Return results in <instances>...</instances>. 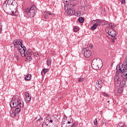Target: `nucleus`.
I'll return each mask as SVG.
<instances>
[{
  "label": "nucleus",
  "instance_id": "39448f33",
  "mask_svg": "<svg viewBox=\"0 0 127 127\" xmlns=\"http://www.w3.org/2000/svg\"><path fill=\"white\" fill-rule=\"evenodd\" d=\"M3 10H4L5 12H6V13H9L10 14V15H13L14 16H15L16 15L15 14V10L11 9L7 7V5L5 3L4 4V5L2 6Z\"/></svg>",
  "mask_w": 127,
  "mask_h": 127
},
{
  "label": "nucleus",
  "instance_id": "dca6fc26",
  "mask_svg": "<svg viewBox=\"0 0 127 127\" xmlns=\"http://www.w3.org/2000/svg\"><path fill=\"white\" fill-rule=\"evenodd\" d=\"M126 83L127 81H126L125 80H122L121 81H120V83L118 82V84H119V85H121L122 87H125V86H126Z\"/></svg>",
  "mask_w": 127,
  "mask_h": 127
},
{
  "label": "nucleus",
  "instance_id": "9d476101",
  "mask_svg": "<svg viewBox=\"0 0 127 127\" xmlns=\"http://www.w3.org/2000/svg\"><path fill=\"white\" fill-rule=\"evenodd\" d=\"M17 2H16V1H14V2L12 5L9 6V8H10V9L14 10L15 12H16V11H17Z\"/></svg>",
  "mask_w": 127,
  "mask_h": 127
},
{
  "label": "nucleus",
  "instance_id": "e433bc0d",
  "mask_svg": "<svg viewBox=\"0 0 127 127\" xmlns=\"http://www.w3.org/2000/svg\"><path fill=\"white\" fill-rule=\"evenodd\" d=\"M97 123H98V119H95V120L94 121V125H97Z\"/></svg>",
  "mask_w": 127,
  "mask_h": 127
},
{
  "label": "nucleus",
  "instance_id": "6e6d98bb",
  "mask_svg": "<svg viewBox=\"0 0 127 127\" xmlns=\"http://www.w3.org/2000/svg\"><path fill=\"white\" fill-rule=\"evenodd\" d=\"M77 1H78V3H79V0H77Z\"/></svg>",
  "mask_w": 127,
  "mask_h": 127
},
{
  "label": "nucleus",
  "instance_id": "aec40b11",
  "mask_svg": "<svg viewBox=\"0 0 127 127\" xmlns=\"http://www.w3.org/2000/svg\"><path fill=\"white\" fill-rule=\"evenodd\" d=\"M78 21L79 23H83V22H84V21H85V19H84V18H83V17H80L78 19Z\"/></svg>",
  "mask_w": 127,
  "mask_h": 127
},
{
  "label": "nucleus",
  "instance_id": "473e14b6",
  "mask_svg": "<svg viewBox=\"0 0 127 127\" xmlns=\"http://www.w3.org/2000/svg\"><path fill=\"white\" fill-rule=\"evenodd\" d=\"M78 82H80L81 83H82V82H84V78L80 77L78 78Z\"/></svg>",
  "mask_w": 127,
  "mask_h": 127
},
{
  "label": "nucleus",
  "instance_id": "c756f323",
  "mask_svg": "<svg viewBox=\"0 0 127 127\" xmlns=\"http://www.w3.org/2000/svg\"><path fill=\"white\" fill-rule=\"evenodd\" d=\"M75 16H81V11H77L75 13Z\"/></svg>",
  "mask_w": 127,
  "mask_h": 127
},
{
  "label": "nucleus",
  "instance_id": "cd10ccee",
  "mask_svg": "<svg viewBox=\"0 0 127 127\" xmlns=\"http://www.w3.org/2000/svg\"><path fill=\"white\" fill-rule=\"evenodd\" d=\"M47 65L48 66H50V65H51V60H47Z\"/></svg>",
  "mask_w": 127,
  "mask_h": 127
},
{
  "label": "nucleus",
  "instance_id": "5701e85b",
  "mask_svg": "<svg viewBox=\"0 0 127 127\" xmlns=\"http://www.w3.org/2000/svg\"><path fill=\"white\" fill-rule=\"evenodd\" d=\"M121 68L122 69L123 72H124L126 70V69H127V64H124V65L122 64Z\"/></svg>",
  "mask_w": 127,
  "mask_h": 127
},
{
  "label": "nucleus",
  "instance_id": "49530a36",
  "mask_svg": "<svg viewBox=\"0 0 127 127\" xmlns=\"http://www.w3.org/2000/svg\"><path fill=\"white\" fill-rule=\"evenodd\" d=\"M111 27H115V25H111Z\"/></svg>",
  "mask_w": 127,
  "mask_h": 127
},
{
  "label": "nucleus",
  "instance_id": "6e6552de",
  "mask_svg": "<svg viewBox=\"0 0 127 127\" xmlns=\"http://www.w3.org/2000/svg\"><path fill=\"white\" fill-rule=\"evenodd\" d=\"M12 44L15 48H18L19 46L22 45V40L20 39H16L13 41Z\"/></svg>",
  "mask_w": 127,
  "mask_h": 127
},
{
  "label": "nucleus",
  "instance_id": "6ab92c4d",
  "mask_svg": "<svg viewBox=\"0 0 127 127\" xmlns=\"http://www.w3.org/2000/svg\"><path fill=\"white\" fill-rule=\"evenodd\" d=\"M97 24H94L91 27H90V29L91 30H96V29H97V27H98V26H97Z\"/></svg>",
  "mask_w": 127,
  "mask_h": 127
},
{
  "label": "nucleus",
  "instance_id": "f03ea898",
  "mask_svg": "<svg viewBox=\"0 0 127 127\" xmlns=\"http://www.w3.org/2000/svg\"><path fill=\"white\" fill-rule=\"evenodd\" d=\"M64 2H71L70 6L67 7V12L69 15H74L76 12L74 10V7L78 3V0H63Z\"/></svg>",
  "mask_w": 127,
  "mask_h": 127
},
{
  "label": "nucleus",
  "instance_id": "4c0bfd02",
  "mask_svg": "<svg viewBox=\"0 0 127 127\" xmlns=\"http://www.w3.org/2000/svg\"><path fill=\"white\" fill-rule=\"evenodd\" d=\"M103 95L105 96V97H109V95L106 92H103Z\"/></svg>",
  "mask_w": 127,
  "mask_h": 127
},
{
  "label": "nucleus",
  "instance_id": "bb28decb",
  "mask_svg": "<svg viewBox=\"0 0 127 127\" xmlns=\"http://www.w3.org/2000/svg\"><path fill=\"white\" fill-rule=\"evenodd\" d=\"M26 60L28 61H31V60H32V58L31 57V56H27L26 57Z\"/></svg>",
  "mask_w": 127,
  "mask_h": 127
},
{
  "label": "nucleus",
  "instance_id": "c85d7f7f",
  "mask_svg": "<svg viewBox=\"0 0 127 127\" xmlns=\"http://www.w3.org/2000/svg\"><path fill=\"white\" fill-rule=\"evenodd\" d=\"M118 92L119 94H122V92H123V87H121L119 88H118Z\"/></svg>",
  "mask_w": 127,
  "mask_h": 127
},
{
  "label": "nucleus",
  "instance_id": "de8ad7c7",
  "mask_svg": "<svg viewBox=\"0 0 127 127\" xmlns=\"http://www.w3.org/2000/svg\"><path fill=\"white\" fill-rule=\"evenodd\" d=\"M37 55H38V56H39V55H40V53H37Z\"/></svg>",
  "mask_w": 127,
  "mask_h": 127
},
{
  "label": "nucleus",
  "instance_id": "7ed1b4c3",
  "mask_svg": "<svg viewBox=\"0 0 127 127\" xmlns=\"http://www.w3.org/2000/svg\"><path fill=\"white\" fill-rule=\"evenodd\" d=\"M91 65L95 70H99L103 66V61L99 58L94 59L91 63Z\"/></svg>",
  "mask_w": 127,
  "mask_h": 127
},
{
  "label": "nucleus",
  "instance_id": "8fccbe9b",
  "mask_svg": "<svg viewBox=\"0 0 127 127\" xmlns=\"http://www.w3.org/2000/svg\"><path fill=\"white\" fill-rule=\"evenodd\" d=\"M95 127H99V126H98V125H96L95 126Z\"/></svg>",
  "mask_w": 127,
  "mask_h": 127
},
{
  "label": "nucleus",
  "instance_id": "1a4fd4ad",
  "mask_svg": "<svg viewBox=\"0 0 127 127\" xmlns=\"http://www.w3.org/2000/svg\"><path fill=\"white\" fill-rule=\"evenodd\" d=\"M21 47V48H20ZM19 52L20 53L22 57H24V54H25V51L26 50V47H25L23 44L20 46V47L18 48Z\"/></svg>",
  "mask_w": 127,
  "mask_h": 127
},
{
  "label": "nucleus",
  "instance_id": "603ef678",
  "mask_svg": "<svg viewBox=\"0 0 127 127\" xmlns=\"http://www.w3.org/2000/svg\"><path fill=\"white\" fill-rule=\"evenodd\" d=\"M121 127H126V126H122Z\"/></svg>",
  "mask_w": 127,
  "mask_h": 127
},
{
  "label": "nucleus",
  "instance_id": "b1692460",
  "mask_svg": "<svg viewBox=\"0 0 127 127\" xmlns=\"http://www.w3.org/2000/svg\"><path fill=\"white\" fill-rule=\"evenodd\" d=\"M100 20L101 19H100L95 20V21H96L95 24H97V26H99V25H101V24H102Z\"/></svg>",
  "mask_w": 127,
  "mask_h": 127
},
{
  "label": "nucleus",
  "instance_id": "9b49d317",
  "mask_svg": "<svg viewBox=\"0 0 127 127\" xmlns=\"http://www.w3.org/2000/svg\"><path fill=\"white\" fill-rule=\"evenodd\" d=\"M24 95L26 96L25 102H26V103H29V102L31 101V96L29 95V93L28 92H25Z\"/></svg>",
  "mask_w": 127,
  "mask_h": 127
},
{
  "label": "nucleus",
  "instance_id": "37998d69",
  "mask_svg": "<svg viewBox=\"0 0 127 127\" xmlns=\"http://www.w3.org/2000/svg\"><path fill=\"white\" fill-rule=\"evenodd\" d=\"M47 14H49V15H51V12L50 11H48L47 12Z\"/></svg>",
  "mask_w": 127,
  "mask_h": 127
},
{
  "label": "nucleus",
  "instance_id": "a18cd8bd",
  "mask_svg": "<svg viewBox=\"0 0 127 127\" xmlns=\"http://www.w3.org/2000/svg\"><path fill=\"white\" fill-rule=\"evenodd\" d=\"M71 123H72V122H70V121H68V122H67V124H71Z\"/></svg>",
  "mask_w": 127,
  "mask_h": 127
},
{
  "label": "nucleus",
  "instance_id": "f3484780",
  "mask_svg": "<svg viewBox=\"0 0 127 127\" xmlns=\"http://www.w3.org/2000/svg\"><path fill=\"white\" fill-rule=\"evenodd\" d=\"M49 69L48 68H44L41 71V74L42 76H44L47 73V71H49Z\"/></svg>",
  "mask_w": 127,
  "mask_h": 127
},
{
  "label": "nucleus",
  "instance_id": "4468645a",
  "mask_svg": "<svg viewBox=\"0 0 127 127\" xmlns=\"http://www.w3.org/2000/svg\"><path fill=\"white\" fill-rule=\"evenodd\" d=\"M96 84H98V88H100V89H101V88H102V87H103V85H104V80L99 79L97 81V82H96Z\"/></svg>",
  "mask_w": 127,
  "mask_h": 127
},
{
  "label": "nucleus",
  "instance_id": "20e7f679",
  "mask_svg": "<svg viewBox=\"0 0 127 127\" xmlns=\"http://www.w3.org/2000/svg\"><path fill=\"white\" fill-rule=\"evenodd\" d=\"M36 6L35 5H33L31 7L25 9V12L27 13V16L28 17H33L36 13Z\"/></svg>",
  "mask_w": 127,
  "mask_h": 127
},
{
  "label": "nucleus",
  "instance_id": "58836bf2",
  "mask_svg": "<svg viewBox=\"0 0 127 127\" xmlns=\"http://www.w3.org/2000/svg\"><path fill=\"white\" fill-rule=\"evenodd\" d=\"M15 59H16V60H17V61H18V60L19 59V58H18V55H15Z\"/></svg>",
  "mask_w": 127,
  "mask_h": 127
},
{
  "label": "nucleus",
  "instance_id": "f704fd0d",
  "mask_svg": "<svg viewBox=\"0 0 127 127\" xmlns=\"http://www.w3.org/2000/svg\"><path fill=\"white\" fill-rule=\"evenodd\" d=\"M122 4H126V0H120Z\"/></svg>",
  "mask_w": 127,
  "mask_h": 127
},
{
  "label": "nucleus",
  "instance_id": "7c9ffc66",
  "mask_svg": "<svg viewBox=\"0 0 127 127\" xmlns=\"http://www.w3.org/2000/svg\"><path fill=\"white\" fill-rule=\"evenodd\" d=\"M73 31H74V32H77L78 31H79V27H78V26H76L73 28Z\"/></svg>",
  "mask_w": 127,
  "mask_h": 127
},
{
  "label": "nucleus",
  "instance_id": "0eeeda50",
  "mask_svg": "<svg viewBox=\"0 0 127 127\" xmlns=\"http://www.w3.org/2000/svg\"><path fill=\"white\" fill-rule=\"evenodd\" d=\"M82 53H83L84 57L85 58H89L92 54L91 51L89 50L88 48H84L83 50L81 51Z\"/></svg>",
  "mask_w": 127,
  "mask_h": 127
},
{
  "label": "nucleus",
  "instance_id": "3c124183",
  "mask_svg": "<svg viewBox=\"0 0 127 127\" xmlns=\"http://www.w3.org/2000/svg\"><path fill=\"white\" fill-rule=\"evenodd\" d=\"M117 127H122V126H120V125H118L117 126Z\"/></svg>",
  "mask_w": 127,
  "mask_h": 127
},
{
  "label": "nucleus",
  "instance_id": "a211bd4d",
  "mask_svg": "<svg viewBox=\"0 0 127 127\" xmlns=\"http://www.w3.org/2000/svg\"><path fill=\"white\" fill-rule=\"evenodd\" d=\"M25 81H30L31 80V74H28L25 77Z\"/></svg>",
  "mask_w": 127,
  "mask_h": 127
},
{
  "label": "nucleus",
  "instance_id": "c03bdc74",
  "mask_svg": "<svg viewBox=\"0 0 127 127\" xmlns=\"http://www.w3.org/2000/svg\"><path fill=\"white\" fill-rule=\"evenodd\" d=\"M51 15L52 16H55V14H51Z\"/></svg>",
  "mask_w": 127,
  "mask_h": 127
},
{
  "label": "nucleus",
  "instance_id": "ea45409f",
  "mask_svg": "<svg viewBox=\"0 0 127 127\" xmlns=\"http://www.w3.org/2000/svg\"><path fill=\"white\" fill-rule=\"evenodd\" d=\"M46 121H47V122H50V123H53V120H50L49 121V120L47 119V120H46Z\"/></svg>",
  "mask_w": 127,
  "mask_h": 127
},
{
  "label": "nucleus",
  "instance_id": "f8f14e48",
  "mask_svg": "<svg viewBox=\"0 0 127 127\" xmlns=\"http://www.w3.org/2000/svg\"><path fill=\"white\" fill-rule=\"evenodd\" d=\"M116 74L120 75V74H121V73L123 74V69L122 68V67H121V65L120 64H118L116 66Z\"/></svg>",
  "mask_w": 127,
  "mask_h": 127
},
{
  "label": "nucleus",
  "instance_id": "2f4dec72",
  "mask_svg": "<svg viewBox=\"0 0 127 127\" xmlns=\"http://www.w3.org/2000/svg\"><path fill=\"white\" fill-rule=\"evenodd\" d=\"M78 126V123H73L71 126H68L67 127H75Z\"/></svg>",
  "mask_w": 127,
  "mask_h": 127
},
{
  "label": "nucleus",
  "instance_id": "a19ab883",
  "mask_svg": "<svg viewBox=\"0 0 127 127\" xmlns=\"http://www.w3.org/2000/svg\"><path fill=\"white\" fill-rule=\"evenodd\" d=\"M27 56H31L32 55V53H27Z\"/></svg>",
  "mask_w": 127,
  "mask_h": 127
},
{
  "label": "nucleus",
  "instance_id": "2eb2a0df",
  "mask_svg": "<svg viewBox=\"0 0 127 127\" xmlns=\"http://www.w3.org/2000/svg\"><path fill=\"white\" fill-rule=\"evenodd\" d=\"M121 76H122V78H123V79L127 80V69H125Z\"/></svg>",
  "mask_w": 127,
  "mask_h": 127
},
{
  "label": "nucleus",
  "instance_id": "864d4df0",
  "mask_svg": "<svg viewBox=\"0 0 127 127\" xmlns=\"http://www.w3.org/2000/svg\"><path fill=\"white\" fill-rule=\"evenodd\" d=\"M102 11H105V9H102Z\"/></svg>",
  "mask_w": 127,
  "mask_h": 127
},
{
  "label": "nucleus",
  "instance_id": "5fc2aeb1",
  "mask_svg": "<svg viewBox=\"0 0 127 127\" xmlns=\"http://www.w3.org/2000/svg\"><path fill=\"white\" fill-rule=\"evenodd\" d=\"M107 103H110V100H109V101L107 102Z\"/></svg>",
  "mask_w": 127,
  "mask_h": 127
},
{
  "label": "nucleus",
  "instance_id": "72a5a7b5",
  "mask_svg": "<svg viewBox=\"0 0 127 127\" xmlns=\"http://www.w3.org/2000/svg\"><path fill=\"white\" fill-rule=\"evenodd\" d=\"M48 126V124H47V123H43L42 125V127H46Z\"/></svg>",
  "mask_w": 127,
  "mask_h": 127
},
{
  "label": "nucleus",
  "instance_id": "393cba45",
  "mask_svg": "<svg viewBox=\"0 0 127 127\" xmlns=\"http://www.w3.org/2000/svg\"><path fill=\"white\" fill-rule=\"evenodd\" d=\"M117 39L116 37H113V38H111L110 40L111 42H113V43H115L116 41H117Z\"/></svg>",
  "mask_w": 127,
  "mask_h": 127
},
{
  "label": "nucleus",
  "instance_id": "13d9d810",
  "mask_svg": "<svg viewBox=\"0 0 127 127\" xmlns=\"http://www.w3.org/2000/svg\"><path fill=\"white\" fill-rule=\"evenodd\" d=\"M62 124L64 125V123H63Z\"/></svg>",
  "mask_w": 127,
  "mask_h": 127
},
{
  "label": "nucleus",
  "instance_id": "ddd939ff",
  "mask_svg": "<svg viewBox=\"0 0 127 127\" xmlns=\"http://www.w3.org/2000/svg\"><path fill=\"white\" fill-rule=\"evenodd\" d=\"M14 1H15L14 0H6L3 4V6L4 3H5V4L7 5V7L8 6V7H9V6L10 5H11L13 2H14Z\"/></svg>",
  "mask_w": 127,
  "mask_h": 127
},
{
  "label": "nucleus",
  "instance_id": "4be33fe9",
  "mask_svg": "<svg viewBox=\"0 0 127 127\" xmlns=\"http://www.w3.org/2000/svg\"><path fill=\"white\" fill-rule=\"evenodd\" d=\"M115 75L116 76L114 77V81H115V82H120V80H119L120 79V77H119V74H117V73H116Z\"/></svg>",
  "mask_w": 127,
  "mask_h": 127
},
{
  "label": "nucleus",
  "instance_id": "09e8293b",
  "mask_svg": "<svg viewBox=\"0 0 127 127\" xmlns=\"http://www.w3.org/2000/svg\"><path fill=\"white\" fill-rule=\"evenodd\" d=\"M95 90H97V91H98V90H99V89H98V88L96 87Z\"/></svg>",
  "mask_w": 127,
  "mask_h": 127
},
{
  "label": "nucleus",
  "instance_id": "c9c22d12",
  "mask_svg": "<svg viewBox=\"0 0 127 127\" xmlns=\"http://www.w3.org/2000/svg\"><path fill=\"white\" fill-rule=\"evenodd\" d=\"M70 6V4H68L66 6V5L64 6V10H67V7H69Z\"/></svg>",
  "mask_w": 127,
  "mask_h": 127
},
{
  "label": "nucleus",
  "instance_id": "79ce46f5",
  "mask_svg": "<svg viewBox=\"0 0 127 127\" xmlns=\"http://www.w3.org/2000/svg\"><path fill=\"white\" fill-rule=\"evenodd\" d=\"M2 31V27H1V25H0V33Z\"/></svg>",
  "mask_w": 127,
  "mask_h": 127
},
{
  "label": "nucleus",
  "instance_id": "f257e3e1",
  "mask_svg": "<svg viewBox=\"0 0 127 127\" xmlns=\"http://www.w3.org/2000/svg\"><path fill=\"white\" fill-rule=\"evenodd\" d=\"M9 105L10 108L14 110V112H13V109L10 111L11 118H14L16 115L19 114L20 113V108H23L24 106V103L22 100H19L16 99L12 100L10 102Z\"/></svg>",
  "mask_w": 127,
  "mask_h": 127
},
{
  "label": "nucleus",
  "instance_id": "4d7b16f0",
  "mask_svg": "<svg viewBox=\"0 0 127 127\" xmlns=\"http://www.w3.org/2000/svg\"><path fill=\"white\" fill-rule=\"evenodd\" d=\"M47 16H45V18H47Z\"/></svg>",
  "mask_w": 127,
  "mask_h": 127
},
{
  "label": "nucleus",
  "instance_id": "423d86ee",
  "mask_svg": "<svg viewBox=\"0 0 127 127\" xmlns=\"http://www.w3.org/2000/svg\"><path fill=\"white\" fill-rule=\"evenodd\" d=\"M105 31L111 37H116L117 36V32L113 28H109Z\"/></svg>",
  "mask_w": 127,
  "mask_h": 127
},
{
  "label": "nucleus",
  "instance_id": "412c9836",
  "mask_svg": "<svg viewBox=\"0 0 127 127\" xmlns=\"http://www.w3.org/2000/svg\"><path fill=\"white\" fill-rule=\"evenodd\" d=\"M27 53H32V50H31V49H29L27 51H25V53L24 55V57L27 55Z\"/></svg>",
  "mask_w": 127,
  "mask_h": 127
},
{
  "label": "nucleus",
  "instance_id": "a878e982",
  "mask_svg": "<svg viewBox=\"0 0 127 127\" xmlns=\"http://www.w3.org/2000/svg\"><path fill=\"white\" fill-rule=\"evenodd\" d=\"M100 21L101 22L102 25H106L107 23V21H105V20L101 19Z\"/></svg>",
  "mask_w": 127,
  "mask_h": 127
}]
</instances>
